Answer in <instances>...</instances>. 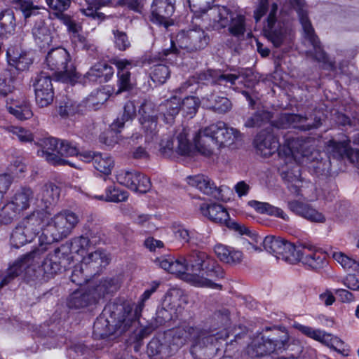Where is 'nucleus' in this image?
Here are the masks:
<instances>
[{"instance_id": "obj_1", "label": "nucleus", "mask_w": 359, "mask_h": 359, "mask_svg": "<svg viewBox=\"0 0 359 359\" xmlns=\"http://www.w3.org/2000/svg\"><path fill=\"white\" fill-rule=\"evenodd\" d=\"M278 128L270 124L255 137L254 144L264 157H269L276 151L278 156L284 155L286 158H292L297 163L306 166L316 175H323L330 170V161L325 152L316 149L314 138L295 137L287 140V147L280 148L278 139Z\"/></svg>"}, {"instance_id": "obj_2", "label": "nucleus", "mask_w": 359, "mask_h": 359, "mask_svg": "<svg viewBox=\"0 0 359 359\" xmlns=\"http://www.w3.org/2000/svg\"><path fill=\"white\" fill-rule=\"evenodd\" d=\"M187 329H184L185 337L189 336L193 341L190 352L195 359H210L217 355L232 357L248 338L246 328L241 327L231 331L224 328L215 334L193 327Z\"/></svg>"}, {"instance_id": "obj_3", "label": "nucleus", "mask_w": 359, "mask_h": 359, "mask_svg": "<svg viewBox=\"0 0 359 359\" xmlns=\"http://www.w3.org/2000/svg\"><path fill=\"white\" fill-rule=\"evenodd\" d=\"M187 329H184L185 337L189 336L193 341L190 352L195 359H210L217 355L232 357L248 338L246 328L241 327L231 331L224 328L215 334L193 327Z\"/></svg>"}, {"instance_id": "obj_4", "label": "nucleus", "mask_w": 359, "mask_h": 359, "mask_svg": "<svg viewBox=\"0 0 359 359\" xmlns=\"http://www.w3.org/2000/svg\"><path fill=\"white\" fill-rule=\"evenodd\" d=\"M224 276L223 269L204 252L191 250L181 259V280L195 286L221 290L216 281Z\"/></svg>"}, {"instance_id": "obj_5", "label": "nucleus", "mask_w": 359, "mask_h": 359, "mask_svg": "<svg viewBox=\"0 0 359 359\" xmlns=\"http://www.w3.org/2000/svg\"><path fill=\"white\" fill-rule=\"evenodd\" d=\"M278 12L277 4L271 0H259L258 6L254 11L256 22L268 13L264 25V32L267 39L276 48L289 45L293 39L291 28L278 18Z\"/></svg>"}, {"instance_id": "obj_6", "label": "nucleus", "mask_w": 359, "mask_h": 359, "mask_svg": "<svg viewBox=\"0 0 359 359\" xmlns=\"http://www.w3.org/2000/svg\"><path fill=\"white\" fill-rule=\"evenodd\" d=\"M79 222V216L69 210H63L55 215L46 223L43 232L39 235V256L46 251V245L68 236Z\"/></svg>"}, {"instance_id": "obj_7", "label": "nucleus", "mask_w": 359, "mask_h": 359, "mask_svg": "<svg viewBox=\"0 0 359 359\" xmlns=\"http://www.w3.org/2000/svg\"><path fill=\"white\" fill-rule=\"evenodd\" d=\"M131 308L117 302H110L106 305L102 313L94 323L93 335L96 338L104 339L111 335L116 329L123 330V323L127 320L126 313H130ZM128 320L127 324L129 323Z\"/></svg>"}, {"instance_id": "obj_8", "label": "nucleus", "mask_w": 359, "mask_h": 359, "mask_svg": "<svg viewBox=\"0 0 359 359\" xmlns=\"http://www.w3.org/2000/svg\"><path fill=\"white\" fill-rule=\"evenodd\" d=\"M117 278L102 280L93 288H81L73 292L67 299V305L71 309H81L95 304L105 294L113 292L119 287Z\"/></svg>"}, {"instance_id": "obj_9", "label": "nucleus", "mask_w": 359, "mask_h": 359, "mask_svg": "<svg viewBox=\"0 0 359 359\" xmlns=\"http://www.w3.org/2000/svg\"><path fill=\"white\" fill-rule=\"evenodd\" d=\"M215 0H188L191 11L199 17L203 14V20L209 21V26L215 30L226 27L229 23L230 10L226 6L215 5L210 6Z\"/></svg>"}, {"instance_id": "obj_10", "label": "nucleus", "mask_w": 359, "mask_h": 359, "mask_svg": "<svg viewBox=\"0 0 359 359\" xmlns=\"http://www.w3.org/2000/svg\"><path fill=\"white\" fill-rule=\"evenodd\" d=\"M46 64L49 69L57 74L65 81L73 82L77 79V72L71 61L70 55L64 48L51 49L46 57Z\"/></svg>"}, {"instance_id": "obj_11", "label": "nucleus", "mask_w": 359, "mask_h": 359, "mask_svg": "<svg viewBox=\"0 0 359 359\" xmlns=\"http://www.w3.org/2000/svg\"><path fill=\"white\" fill-rule=\"evenodd\" d=\"M262 244L268 252L289 264H295L301 259L302 250L297 248L293 243L280 237L266 236L262 241Z\"/></svg>"}, {"instance_id": "obj_12", "label": "nucleus", "mask_w": 359, "mask_h": 359, "mask_svg": "<svg viewBox=\"0 0 359 359\" xmlns=\"http://www.w3.org/2000/svg\"><path fill=\"white\" fill-rule=\"evenodd\" d=\"M202 215L207 217L210 220L224 225L229 229L234 230L241 235H247L251 238H257V235L252 233L248 227L231 220L226 210L219 204L217 203H203L200 207Z\"/></svg>"}, {"instance_id": "obj_13", "label": "nucleus", "mask_w": 359, "mask_h": 359, "mask_svg": "<svg viewBox=\"0 0 359 359\" xmlns=\"http://www.w3.org/2000/svg\"><path fill=\"white\" fill-rule=\"evenodd\" d=\"M222 133H226V124L223 121H217L204 128L201 129L195 136L192 137L196 148L205 156L212 154L217 140L222 138Z\"/></svg>"}, {"instance_id": "obj_14", "label": "nucleus", "mask_w": 359, "mask_h": 359, "mask_svg": "<svg viewBox=\"0 0 359 359\" xmlns=\"http://www.w3.org/2000/svg\"><path fill=\"white\" fill-rule=\"evenodd\" d=\"M72 261V257L68 253V247L62 245L47 255L41 264V268L44 274L49 278L57 274L62 268H68Z\"/></svg>"}, {"instance_id": "obj_15", "label": "nucleus", "mask_w": 359, "mask_h": 359, "mask_svg": "<svg viewBox=\"0 0 359 359\" xmlns=\"http://www.w3.org/2000/svg\"><path fill=\"white\" fill-rule=\"evenodd\" d=\"M115 177L118 184L134 192L144 194L151 187L150 180L146 175L135 170H120Z\"/></svg>"}, {"instance_id": "obj_16", "label": "nucleus", "mask_w": 359, "mask_h": 359, "mask_svg": "<svg viewBox=\"0 0 359 359\" xmlns=\"http://www.w3.org/2000/svg\"><path fill=\"white\" fill-rule=\"evenodd\" d=\"M33 86L37 105L46 107L50 104L54 98L50 75L44 71L41 72L35 77Z\"/></svg>"}, {"instance_id": "obj_17", "label": "nucleus", "mask_w": 359, "mask_h": 359, "mask_svg": "<svg viewBox=\"0 0 359 359\" xmlns=\"http://www.w3.org/2000/svg\"><path fill=\"white\" fill-rule=\"evenodd\" d=\"M309 121V118L306 116L295 114L285 113L280 116L276 126L278 128L292 127L303 131H307L318 128L322 124L321 119L320 118L315 117L312 122Z\"/></svg>"}, {"instance_id": "obj_18", "label": "nucleus", "mask_w": 359, "mask_h": 359, "mask_svg": "<svg viewBox=\"0 0 359 359\" xmlns=\"http://www.w3.org/2000/svg\"><path fill=\"white\" fill-rule=\"evenodd\" d=\"M158 111L155 104L149 100H144L140 105V123L147 135L151 138L156 134L157 129Z\"/></svg>"}, {"instance_id": "obj_19", "label": "nucleus", "mask_w": 359, "mask_h": 359, "mask_svg": "<svg viewBox=\"0 0 359 359\" xmlns=\"http://www.w3.org/2000/svg\"><path fill=\"white\" fill-rule=\"evenodd\" d=\"M40 250H33L29 253L16 260L7 270L6 273L0 282V288L8 284L13 279L19 276L27 267L32 264L36 258L39 257Z\"/></svg>"}, {"instance_id": "obj_20", "label": "nucleus", "mask_w": 359, "mask_h": 359, "mask_svg": "<svg viewBox=\"0 0 359 359\" xmlns=\"http://www.w3.org/2000/svg\"><path fill=\"white\" fill-rule=\"evenodd\" d=\"M187 181L190 186L197 188L204 194L212 196L217 200H224V187H217L208 177L203 175L189 176L187 178Z\"/></svg>"}, {"instance_id": "obj_21", "label": "nucleus", "mask_w": 359, "mask_h": 359, "mask_svg": "<svg viewBox=\"0 0 359 359\" xmlns=\"http://www.w3.org/2000/svg\"><path fill=\"white\" fill-rule=\"evenodd\" d=\"M208 43V38L200 28L181 32V49L194 52L203 48Z\"/></svg>"}, {"instance_id": "obj_22", "label": "nucleus", "mask_w": 359, "mask_h": 359, "mask_svg": "<svg viewBox=\"0 0 359 359\" xmlns=\"http://www.w3.org/2000/svg\"><path fill=\"white\" fill-rule=\"evenodd\" d=\"M174 5L171 0H154L150 20L154 23L168 27L171 25L168 18L173 14Z\"/></svg>"}, {"instance_id": "obj_23", "label": "nucleus", "mask_w": 359, "mask_h": 359, "mask_svg": "<svg viewBox=\"0 0 359 359\" xmlns=\"http://www.w3.org/2000/svg\"><path fill=\"white\" fill-rule=\"evenodd\" d=\"M180 337H175L172 342H170L165 347L158 339L153 338L147 345V354L149 357H158L156 359H163L164 357H168L176 353L180 346L178 341Z\"/></svg>"}, {"instance_id": "obj_24", "label": "nucleus", "mask_w": 359, "mask_h": 359, "mask_svg": "<svg viewBox=\"0 0 359 359\" xmlns=\"http://www.w3.org/2000/svg\"><path fill=\"white\" fill-rule=\"evenodd\" d=\"M60 140L54 137H47L42 140L41 150L38 151V155L44 158L49 163L65 165L69 162L57 154L59 148Z\"/></svg>"}, {"instance_id": "obj_25", "label": "nucleus", "mask_w": 359, "mask_h": 359, "mask_svg": "<svg viewBox=\"0 0 359 359\" xmlns=\"http://www.w3.org/2000/svg\"><path fill=\"white\" fill-rule=\"evenodd\" d=\"M350 140L346 139L341 141L331 140L327 142V151L335 158H343L346 157L351 162L355 160L359 162V153L355 152L351 148Z\"/></svg>"}, {"instance_id": "obj_26", "label": "nucleus", "mask_w": 359, "mask_h": 359, "mask_svg": "<svg viewBox=\"0 0 359 359\" xmlns=\"http://www.w3.org/2000/svg\"><path fill=\"white\" fill-rule=\"evenodd\" d=\"M47 217V212L43 210H34L31 214L22 219L19 223L23 226L27 233L33 234V239L36 235L39 234L40 231L43 232V229L46 226L45 219Z\"/></svg>"}, {"instance_id": "obj_27", "label": "nucleus", "mask_w": 359, "mask_h": 359, "mask_svg": "<svg viewBox=\"0 0 359 359\" xmlns=\"http://www.w3.org/2000/svg\"><path fill=\"white\" fill-rule=\"evenodd\" d=\"M287 208L294 214L299 215L311 222H325V216L312 208L309 204L293 200L287 202Z\"/></svg>"}, {"instance_id": "obj_28", "label": "nucleus", "mask_w": 359, "mask_h": 359, "mask_svg": "<svg viewBox=\"0 0 359 359\" xmlns=\"http://www.w3.org/2000/svg\"><path fill=\"white\" fill-rule=\"evenodd\" d=\"M113 64L118 69V86L117 93L128 90L131 88L130 70L135 66L132 61L126 59H114Z\"/></svg>"}, {"instance_id": "obj_29", "label": "nucleus", "mask_w": 359, "mask_h": 359, "mask_svg": "<svg viewBox=\"0 0 359 359\" xmlns=\"http://www.w3.org/2000/svg\"><path fill=\"white\" fill-rule=\"evenodd\" d=\"M33 199V191L29 187H22L16 191L8 203L22 214L29 208Z\"/></svg>"}, {"instance_id": "obj_30", "label": "nucleus", "mask_w": 359, "mask_h": 359, "mask_svg": "<svg viewBox=\"0 0 359 359\" xmlns=\"http://www.w3.org/2000/svg\"><path fill=\"white\" fill-rule=\"evenodd\" d=\"M247 353L252 358H261L271 353V346L266 337L258 335L247 347Z\"/></svg>"}, {"instance_id": "obj_31", "label": "nucleus", "mask_w": 359, "mask_h": 359, "mask_svg": "<svg viewBox=\"0 0 359 359\" xmlns=\"http://www.w3.org/2000/svg\"><path fill=\"white\" fill-rule=\"evenodd\" d=\"M32 34L36 43L41 49L48 46L52 41L50 31L41 19L36 21L32 29Z\"/></svg>"}, {"instance_id": "obj_32", "label": "nucleus", "mask_w": 359, "mask_h": 359, "mask_svg": "<svg viewBox=\"0 0 359 359\" xmlns=\"http://www.w3.org/2000/svg\"><path fill=\"white\" fill-rule=\"evenodd\" d=\"M266 339L271 346V353L285 350L289 346L290 336L285 328L275 329Z\"/></svg>"}, {"instance_id": "obj_33", "label": "nucleus", "mask_w": 359, "mask_h": 359, "mask_svg": "<svg viewBox=\"0 0 359 359\" xmlns=\"http://www.w3.org/2000/svg\"><path fill=\"white\" fill-rule=\"evenodd\" d=\"M81 262L84 264L86 269L89 268L98 271L100 268L109 264V259L104 252L97 250L83 257Z\"/></svg>"}, {"instance_id": "obj_34", "label": "nucleus", "mask_w": 359, "mask_h": 359, "mask_svg": "<svg viewBox=\"0 0 359 359\" xmlns=\"http://www.w3.org/2000/svg\"><path fill=\"white\" fill-rule=\"evenodd\" d=\"M137 106L135 101H128L123 107V114L121 118H118L111 125V130L119 133L126 121L133 120L136 116Z\"/></svg>"}, {"instance_id": "obj_35", "label": "nucleus", "mask_w": 359, "mask_h": 359, "mask_svg": "<svg viewBox=\"0 0 359 359\" xmlns=\"http://www.w3.org/2000/svg\"><path fill=\"white\" fill-rule=\"evenodd\" d=\"M229 23L226 26H228V30L229 33L233 36L240 38L243 36L246 32V22L245 17L241 14H237L233 15L232 12L230 11V13L228 15Z\"/></svg>"}, {"instance_id": "obj_36", "label": "nucleus", "mask_w": 359, "mask_h": 359, "mask_svg": "<svg viewBox=\"0 0 359 359\" xmlns=\"http://www.w3.org/2000/svg\"><path fill=\"white\" fill-rule=\"evenodd\" d=\"M15 19L13 10L6 9L0 13V38L11 35L15 30Z\"/></svg>"}, {"instance_id": "obj_37", "label": "nucleus", "mask_w": 359, "mask_h": 359, "mask_svg": "<svg viewBox=\"0 0 359 359\" xmlns=\"http://www.w3.org/2000/svg\"><path fill=\"white\" fill-rule=\"evenodd\" d=\"M95 198L106 202L120 203L128 199V193L115 185H110L105 189L104 195L96 196Z\"/></svg>"}, {"instance_id": "obj_38", "label": "nucleus", "mask_w": 359, "mask_h": 359, "mask_svg": "<svg viewBox=\"0 0 359 359\" xmlns=\"http://www.w3.org/2000/svg\"><path fill=\"white\" fill-rule=\"evenodd\" d=\"M103 6L104 4L100 0H94L88 3L86 8H81L80 11L85 16L95 21L97 25H100L107 18V15L100 11Z\"/></svg>"}, {"instance_id": "obj_39", "label": "nucleus", "mask_w": 359, "mask_h": 359, "mask_svg": "<svg viewBox=\"0 0 359 359\" xmlns=\"http://www.w3.org/2000/svg\"><path fill=\"white\" fill-rule=\"evenodd\" d=\"M25 227L18 224L13 230L11 235V245L15 248H19L27 243L33 241V234L32 233H27Z\"/></svg>"}, {"instance_id": "obj_40", "label": "nucleus", "mask_w": 359, "mask_h": 359, "mask_svg": "<svg viewBox=\"0 0 359 359\" xmlns=\"http://www.w3.org/2000/svg\"><path fill=\"white\" fill-rule=\"evenodd\" d=\"M8 111L20 121L30 118L33 116L30 104L26 100L18 102L8 107Z\"/></svg>"}, {"instance_id": "obj_41", "label": "nucleus", "mask_w": 359, "mask_h": 359, "mask_svg": "<svg viewBox=\"0 0 359 359\" xmlns=\"http://www.w3.org/2000/svg\"><path fill=\"white\" fill-rule=\"evenodd\" d=\"M60 197V188L52 184H45L41 190V201L44 203V208L55 203Z\"/></svg>"}, {"instance_id": "obj_42", "label": "nucleus", "mask_w": 359, "mask_h": 359, "mask_svg": "<svg viewBox=\"0 0 359 359\" xmlns=\"http://www.w3.org/2000/svg\"><path fill=\"white\" fill-rule=\"evenodd\" d=\"M88 76L101 79L107 81L114 74V69L105 62H99L92 67L87 73Z\"/></svg>"}, {"instance_id": "obj_43", "label": "nucleus", "mask_w": 359, "mask_h": 359, "mask_svg": "<svg viewBox=\"0 0 359 359\" xmlns=\"http://www.w3.org/2000/svg\"><path fill=\"white\" fill-rule=\"evenodd\" d=\"M294 327L306 336L321 343L326 344L332 340L331 335L320 330H315L311 327L301 324H295Z\"/></svg>"}, {"instance_id": "obj_44", "label": "nucleus", "mask_w": 359, "mask_h": 359, "mask_svg": "<svg viewBox=\"0 0 359 359\" xmlns=\"http://www.w3.org/2000/svg\"><path fill=\"white\" fill-rule=\"evenodd\" d=\"M114 165V160L107 154L97 153L94 157V168L104 175L110 174Z\"/></svg>"}, {"instance_id": "obj_45", "label": "nucleus", "mask_w": 359, "mask_h": 359, "mask_svg": "<svg viewBox=\"0 0 359 359\" xmlns=\"http://www.w3.org/2000/svg\"><path fill=\"white\" fill-rule=\"evenodd\" d=\"M299 261H302L305 264H307L313 269L320 268L325 261V255L320 250L307 253L306 252H302V256Z\"/></svg>"}, {"instance_id": "obj_46", "label": "nucleus", "mask_w": 359, "mask_h": 359, "mask_svg": "<svg viewBox=\"0 0 359 359\" xmlns=\"http://www.w3.org/2000/svg\"><path fill=\"white\" fill-rule=\"evenodd\" d=\"M154 262L168 273L175 275L177 278L180 277V262L178 259L174 260L170 256H163L156 258Z\"/></svg>"}, {"instance_id": "obj_47", "label": "nucleus", "mask_w": 359, "mask_h": 359, "mask_svg": "<svg viewBox=\"0 0 359 359\" xmlns=\"http://www.w3.org/2000/svg\"><path fill=\"white\" fill-rule=\"evenodd\" d=\"M210 76L212 77V83L231 88L236 83L239 75L234 74H225L215 71L210 72Z\"/></svg>"}, {"instance_id": "obj_48", "label": "nucleus", "mask_w": 359, "mask_h": 359, "mask_svg": "<svg viewBox=\"0 0 359 359\" xmlns=\"http://www.w3.org/2000/svg\"><path fill=\"white\" fill-rule=\"evenodd\" d=\"M164 105L166 107V112L164 114L165 122L168 124H172L180 112V98L175 95L167 100Z\"/></svg>"}, {"instance_id": "obj_49", "label": "nucleus", "mask_w": 359, "mask_h": 359, "mask_svg": "<svg viewBox=\"0 0 359 359\" xmlns=\"http://www.w3.org/2000/svg\"><path fill=\"white\" fill-rule=\"evenodd\" d=\"M200 105L199 100L194 96L187 97L181 102V112L184 118H192Z\"/></svg>"}, {"instance_id": "obj_50", "label": "nucleus", "mask_w": 359, "mask_h": 359, "mask_svg": "<svg viewBox=\"0 0 359 359\" xmlns=\"http://www.w3.org/2000/svg\"><path fill=\"white\" fill-rule=\"evenodd\" d=\"M210 101H212L210 108L218 114H225L232 107L231 102L226 97L211 95Z\"/></svg>"}, {"instance_id": "obj_51", "label": "nucleus", "mask_w": 359, "mask_h": 359, "mask_svg": "<svg viewBox=\"0 0 359 359\" xmlns=\"http://www.w3.org/2000/svg\"><path fill=\"white\" fill-rule=\"evenodd\" d=\"M21 214L8 202L0 210V224L8 225L17 219Z\"/></svg>"}, {"instance_id": "obj_52", "label": "nucleus", "mask_w": 359, "mask_h": 359, "mask_svg": "<svg viewBox=\"0 0 359 359\" xmlns=\"http://www.w3.org/2000/svg\"><path fill=\"white\" fill-rule=\"evenodd\" d=\"M241 136H242V135L239 130H238L236 128H228L226 126V133H222V138H218L217 140V142L215 144V147L220 148L222 147L230 145L232 143H233V142L236 140L241 139Z\"/></svg>"}, {"instance_id": "obj_53", "label": "nucleus", "mask_w": 359, "mask_h": 359, "mask_svg": "<svg viewBox=\"0 0 359 359\" xmlns=\"http://www.w3.org/2000/svg\"><path fill=\"white\" fill-rule=\"evenodd\" d=\"M67 247L68 250L83 255L84 252L89 250L90 241L88 237L81 236L74 238L71 241L70 247Z\"/></svg>"}, {"instance_id": "obj_54", "label": "nucleus", "mask_w": 359, "mask_h": 359, "mask_svg": "<svg viewBox=\"0 0 359 359\" xmlns=\"http://www.w3.org/2000/svg\"><path fill=\"white\" fill-rule=\"evenodd\" d=\"M271 114L266 111H262L255 113L248 118L244 126L246 128L261 127L266 123L271 118Z\"/></svg>"}, {"instance_id": "obj_55", "label": "nucleus", "mask_w": 359, "mask_h": 359, "mask_svg": "<svg viewBox=\"0 0 359 359\" xmlns=\"http://www.w3.org/2000/svg\"><path fill=\"white\" fill-rule=\"evenodd\" d=\"M170 70L164 64H158L152 67L151 78L158 84H163L170 76Z\"/></svg>"}, {"instance_id": "obj_56", "label": "nucleus", "mask_w": 359, "mask_h": 359, "mask_svg": "<svg viewBox=\"0 0 359 359\" xmlns=\"http://www.w3.org/2000/svg\"><path fill=\"white\" fill-rule=\"evenodd\" d=\"M299 8L297 10L299 21L302 24L304 34H316L311 22L309 19L307 11L302 5V0H294Z\"/></svg>"}, {"instance_id": "obj_57", "label": "nucleus", "mask_w": 359, "mask_h": 359, "mask_svg": "<svg viewBox=\"0 0 359 359\" xmlns=\"http://www.w3.org/2000/svg\"><path fill=\"white\" fill-rule=\"evenodd\" d=\"M46 3L53 15L57 18L59 15L65 13L72 2L71 0H46Z\"/></svg>"}, {"instance_id": "obj_58", "label": "nucleus", "mask_w": 359, "mask_h": 359, "mask_svg": "<svg viewBox=\"0 0 359 359\" xmlns=\"http://www.w3.org/2000/svg\"><path fill=\"white\" fill-rule=\"evenodd\" d=\"M61 23L67 27V31L69 33L70 37L82 31V26L81 24L76 22L73 17L67 13L59 15L57 18Z\"/></svg>"}, {"instance_id": "obj_59", "label": "nucleus", "mask_w": 359, "mask_h": 359, "mask_svg": "<svg viewBox=\"0 0 359 359\" xmlns=\"http://www.w3.org/2000/svg\"><path fill=\"white\" fill-rule=\"evenodd\" d=\"M61 23L67 27V31L69 33L70 37L82 31V26L81 24L76 22L73 17L67 13L59 15L57 18Z\"/></svg>"}, {"instance_id": "obj_60", "label": "nucleus", "mask_w": 359, "mask_h": 359, "mask_svg": "<svg viewBox=\"0 0 359 359\" xmlns=\"http://www.w3.org/2000/svg\"><path fill=\"white\" fill-rule=\"evenodd\" d=\"M333 258L339 263L343 268L355 271L359 274V262L346 256L341 252H334Z\"/></svg>"}, {"instance_id": "obj_61", "label": "nucleus", "mask_w": 359, "mask_h": 359, "mask_svg": "<svg viewBox=\"0 0 359 359\" xmlns=\"http://www.w3.org/2000/svg\"><path fill=\"white\" fill-rule=\"evenodd\" d=\"M57 154L62 156H78L79 149L76 144L65 140H60Z\"/></svg>"}, {"instance_id": "obj_62", "label": "nucleus", "mask_w": 359, "mask_h": 359, "mask_svg": "<svg viewBox=\"0 0 359 359\" xmlns=\"http://www.w3.org/2000/svg\"><path fill=\"white\" fill-rule=\"evenodd\" d=\"M7 130L21 142H31L34 140L32 133L22 127L11 126L7 128Z\"/></svg>"}, {"instance_id": "obj_63", "label": "nucleus", "mask_w": 359, "mask_h": 359, "mask_svg": "<svg viewBox=\"0 0 359 359\" xmlns=\"http://www.w3.org/2000/svg\"><path fill=\"white\" fill-rule=\"evenodd\" d=\"M72 44L74 48L78 50H93L94 45L88 40L85 36L82 35L80 32H77L70 37Z\"/></svg>"}, {"instance_id": "obj_64", "label": "nucleus", "mask_w": 359, "mask_h": 359, "mask_svg": "<svg viewBox=\"0 0 359 359\" xmlns=\"http://www.w3.org/2000/svg\"><path fill=\"white\" fill-rule=\"evenodd\" d=\"M115 46L120 50H126L130 46L127 34L121 31L113 30Z\"/></svg>"}]
</instances>
